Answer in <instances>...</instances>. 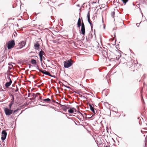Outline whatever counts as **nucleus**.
<instances>
[{
  "mask_svg": "<svg viewBox=\"0 0 147 147\" xmlns=\"http://www.w3.org/2000/svg\"><path fill=\"white\" fill-rule=\"evenodd\" d=\"M18 111V109H17L15 110H14V111H13V113H14L16 112H17Z\"/></svg>",
  "mask_w": 147,
  "mask_h": 147,
  "instance_id": "nucleus-25",
  "label": "nucleus"
},
{
  "mask_svg": "<svg viewBox=\"0 0 147 147\" xmlns=\"http://www.w3.org/2000/svg\"><path fill=\"white\" fill-rule=\"evenodd\" d=\"M78 5V6H79V5Z\"/></svg>",
  "mask_w": 147,
  "mask_h": 147,
  "instance_id": "nucleus-40",
  "label": "nucleus"
},
{
  "mask_svg": "<svg viewBox=\"0 0 147 147\" xmlns=\"http://www.w3.org/2000/svg\"><path fill=\"white\" fill-rule=\"evenodd\" d=\"M37 96H38V95L36 94V95H35V97H34V98H35L36 97H37Z\"/></svg>",
  "mask_w": 147,
  "mask_h": 147,
  "instance_id": "nucleus-34",
  "label": "nucleus"
},
{
  "mask_svg": "<svg viewBox=\"0 0 147 147\" xmlns=\"http://www.w3.org/2000/svg\"><path fill=\"white\" fill-rule=\"evenodd\" d=\"M81 25H82V23H81V19L79 18L77 22V27L80 28Z\"/></svg>",
  "mask_w": 147,
  "mask_h": 147,
  "instance_id": "nucleus-13",
  "label": "nucleus"
},
{
  "mask_svg": "<svg viewBox=\"0 0 147 147\" xmlns=\"http://www.w3.org/2000/svg\"><path fill=\"white\" fill-rule=\"evenodd\" d=\"M14 103V102H11L10 104L9 105V109H11L12 106L13 104Z\"/></svg>",
  "mask_w": 147,
  "mask_h": 147,
  "instance_id": "nucleus-17",
  "label": "nucleus"
},
{
  "mask_svg": "<svg viewBox=\"0 0 147 147\" xmlns=\"http://www.w3.org/2000/svg\"><path fill=\"white\" fill-rule=\"evenodd\" d=\"M80 114H81V115H82V113H80Z\"/></svg>",
  "mask_w": 147,
  "mask_h": 147,
  "instance_id": "nucleus-39",
  "label": "nucleus"
},
{
  "mask_svg": "<svg viewBox=\"0 0 147 147\" xmlns=\"http://www.w3.org/2000/svg\"><path fill=\"white\" fill-rule=\"evenodd\" d=\"M28 94V97H29V96H30V95H29V94Z\"/></svg>",
  "mask_w": 147,
  "mask_h": 147,
  "instance_id": "nucleus-37",
  "label": "nucleus"
},
{
  "mask_svg": "<svg viewBox=\"0 0 147 147\" xmlns=\"http://www.w3.org/2000/svg\"><path fill=\"white\" fill-rule=\"evenodd\" d=\"M18 88H17V89H16V90L15 91H16V92H17V91H18Z\"/></svg>",
  "mask_w": 147,
  "mask_h": 147,
  "instance_id": "nucleus-35",
  "label": "nucleus"
},
{
  "mask_svg": "<svg viewBox=\"0 0 147 147\" xmlns=\"http://www.w3.org/2000/svg\"><path fill=\"white\" fill-rule=\"evenodd\" d=\"M39 55L40 57V62L42 63L43 60H45V58L44 56H43V55H45V54L43 51L41 50L39 52Z\"/></svg>",
  "mask_w": 147,
  "mask_h": 147,
  "instance_id": "nucleus-2",
  "label": "nucleus"
},
{
  "mask_svg": "<svg viewBox=\"0 0 147 147\" xmlns=\"http://www.w3.org/2000/svg\"><path fill=\"white\" fill-rule=\"evenodd\" d=\"M115 14V12L114 11H113L111 13V15L113 18L114 17Z\"/></svg>",
  "mask_w": 147,
  "mask_h": 147,
  "instance_id": "nucleus-20",
  "label": "nucleus"
},
{
  "mask_svg": "<svg viewBox=\"0 0 147 147\" xmlns=\"http://www.w3.org/2000/svg\"><path fill=\"white\" fill-rule=\"evenodd\" d=\"M14 97L13 96L12 97V99H11V102H14Z\"/></svg>",
  "mask_w": 147,
  "mask_h": 147,
  "instance_id": "nucleus-24",
  "label": "nucleus"
},
{
  "mask_svg": "<svg viewBox=\"0 0 147 147\" xmlns=\"http://www.w3.org/2000/svg\"><path fill=\"white\" fill-rule=\"evenodd\" d=\"M106 130L107 132H108V130H109V129H106Z\"/></svg>",
  "mask_w": 147,
  "mask_h": 147,
  "instance_id": "nucleus-36",
  "label": "nucleus"
},
{
  "mask_svg": "<svg viewBox=\"0 0 147 147\" xmlns=\"http://www.w3.org/2000/svg\"><path fill=\"white\" fill-rule=\"evenodd\" d=\"M7 78L8 79H9V82H7L5 84V86L6 88H8L11 85L12 82V81L10 77L9 76H8L7 77Z\"/></svg>",
  "mask_w": 147,
  "mask_h": 147,
  "instance_id": "nucleus-9",
  "label": "nucleus"
},
{
  "mask_svg": "<svg viewBox=\"0 0 147 147\" xmlns=\"http://www.w3.org/2000/svg\"><path fill=\"white\" fill-rule=\"evenodd\" d=\"M5 113L6 115H9L11 114L13 112V110L7 108H4Z\"/></svg>",
  "mask_w": 147,
  "mask_h": 147,
  "instance_id": "nucleus-4",
  "label": "nucleus"
},
{
  "mask_svg": "<svg viewBox=\"0 0 147 147\" xmlns=\"http://www.w3.org/2000/svg\"><path fill=\"white\" fill-rule=\"evenodd\" d=\"M82 19V22L81 25V32L80 33H81L83 36H84L85 34V25L83 22V20Z\"/></svg>",
  "mask_w": 147,
  "mask_h": 147,
  "instance_id": "nucleus-6",
  "label": "nucleus"
},
{
  "mask_svg": "<svg viewBox=\"0 0 147 147\" xmlns=\"http://www.w3.org/2000/svg\"><path fill=\"white\" fill-rule=\"evenodd\" d=\"M105 147H109V146H106Z\"/></svg>",
  "mask_w": 147,
  "mask_h": 147,
  "instance_id": "nucleus-38",
  "label": "nucleus"
},
{
  "mask_svg": "<svg viewBox=\"0 0 147 147\" xmlns=\"http://www.w3.org/2000/svg\"><path fill=\"white\" fill-rule=\"evenodd\" d=\"M90 25V26H91V29H92L93 27V24H92V25Z\"/></svg>",
  "mask_w": 147,
  "mask_h": 147,
  "instance_id": "nucleus-29",
  "label": "nucleus"
},
{
  "mask_svg": "<svg viewBox=\"0 0 147 147\" xmlns=\"http://www.w3.org/2000/svg\"><path fill=\"white\" fill-rule=\"evenodd\" d=\"M31 63L32 64L34 65H36V61L34 59L31 60Z\"/></svg>",
  "mask_w": 147,
  "mask_h": 147,
  "instance_id": "nucleus-16",
  "label": "nucleus"
},
{
  "mask_svg": "<svg viewBox=\"0 0 147 147\" xmlns=\"http://www.w3.org/2000/svg\"><path fill=\"white\" fill-rule=\"evenodd\" d=\"M88 20V21L89 22V24H90V25H92V22L90 20V19H89V20Z\"/></svg>",
  "mask_w": 147,
  "mask_h": 147,
  "instance_id": "nucleus-23",
  "label": "nucleus"
},
{
  "mask_svg": "<svg viewBox=\"0 0 147 147\" xmlns=\"http://www.w3.org/2000/svg\"><path fill=\"white\" fill-rule=\"evenodd\" d=\"M126 66H127V65L125 64ZM135 65L133 64H131V65L129 64V66L128 64L127 65V67H129V70L131 71H135L134 67H135Z\"/></svg>",
  "mask_w": 147,
  "mask_h": 147,
  "instance_id": "nucleus-7",
  "label": "nucleus"
},
{
  "mask_svg": "<svg viewBox=\"0 0 147 147\" xmlns=\"http://www.w3.org/2000/svg\"><path fill=\"white\" fill-rule=\"evenodd\" d=\"M121 57V54H120V55H118V56L117 57H116V60H118L120 57Z\"/></svg>",
  "mask_w": 147,
  "mask_h": 147,
  "instance_id": "nucleus-21",
  "label": "nucleus"
},
{
  "mask_svg": "<svg viewBox=\"0 0 147 147\" xmlns=\"http://www.w3.org/2000/svg\"><path fill=\"white\" fill-rule=\"evenodd\" d=\"M36 94L37 95H40V93H36Z\"/></svg>",
  "mask_w": 147,
  "mask_h": 147,
  "instance_id": "nucleus-30",
  "label": "nucleus"
},
{
  "mask_svg": "<svg viewBox=\"0 0 147 147\" xmlns=\"http://www.w3.org/2000/svg\"><path fill=\"white\" fill-rule=\"evenodd\" d=\"M76 109L74 108L70 107L69 109L68 110V112L70 113H72L74 112Z\"/></svg>",
  "mask_w": 147,
  "mask_h": 147,
  "instance_id": "nucleus-11",
  "label": "nucleus"
},
{
  "mask_svg": "<svg viewBox=\"0 0 147 147\" xmlns=\"http://www.w3.org/2000/svg\"><path fill=\"white\" fill-rule=\"evenodd\" d=\"M38 69L39 70V71L42 72V71H44V70H42V69Z\"/></svg>",
  "mask_w": 147,
  "mask_h": 147,
  "instance_id": "nucleus-26",
  "label": "nucleus"
},
{
  "mask_svg": "<svg viewBox=\"0 0 147 147\" xmlns=\"http://www.w3.org/2000/svg\"><path fill=\"white\" fill-rule=\"evenodd\" d=\"M87 16H90V11H88L87 15Z\"/></svg>",
  "mask_w": 147,
  "mask_h": 147,
  "instance_id": "nucleus-28",
  "label": "nucleus"
},
{
  "mask_svg": "<svg viewBox=\"0 0 147 147\" xmlns=\"http://www.w3.org/2000/svg\"><path fill=\"white\" fill-rule=\"evenodd\" d=\"M35 94H34V93L33 94L32 96H35Z\"/></svg>",
  "mask_w": 147,
  "mask_h": 147,
  "instance_id": "nucleus-33",
  "label": "nucleus"
},
{
  "mask_svg": "<svg viewBox=\"0 0 147 147\" xmlns=\"http://www.w3.org/2000/svg\"><path fill=\"white\" fill-rule=\"evenodd\" d=\"M39 98H40V100H42L43 99H42V97H41V96H40L39 97Z\"/></svg>",
  "mask_w": 147,
  "mask_h": 147,
  "instance_id": "nucleus-31",
  "label": "nucleus"
},
{
  "mask_svg": "<svg viewBox=\"0 0 147 147\" xmlns=\"http://www.w3.org/2000/svg\"><path fill=\"white\" fill-rule=\"evenodd\" d=\"M42 73L44 74H46L50 76H52L50 73L47 71H46L45 70H44V71H42Z\"/></svg>",
  "mask_w": 147,
  "mask_h": 147,
  "instance_id": "nucleus-12",
  "label": "nucleus"
},
{
  "mask_svg": "<svg viewBox=\"0 0 147 147\" xmlns=\"http://www.w3.org/2000/svg\"><path fill=\"white\" fill-rule=\"evenodd\" d=\"M40 45L38 42H36L34 45V49L36 50H38L39 51Z\"/></svg>",
  "mask_w": 147,
  "mask_h": 147,
  "instance_id": "nucleus-10",
  "label": "nucleus"
},
{
  "mask_svg": "<svg viewBox=\"0 0 147 147\" xmlns=\"http://www.w3.org/2000/svg\"><path fill=\"white\" fill-rule=\"evenodd\" d=\"M64 86L67 88H70V87L69 86H66L65 85H64Z\"/></svg>",
  "mask_w": 147,
  "mask_h": 147,
  "instance_id": "nucleus-32",
  "label": "nucleus"
},
{
  "mask_svg": "<svg viewBox=\"0 0 147 147\" xmlns=\"http://www.w3.org/2000/svg\"><path fill=\"white\" fill-rule=\"evenodd\" d=\"M128 0H122L123 3L125 4L128 2Z\"/></svg>",
  "mask_w": 147,
  "mask_h": 147,
  "instance_id": "nucleus-19",
  "label": "nucleus"
},
{
  "mask_svg": "<svg viewBox=\"0 0 147 147\" xmlns=\"http://www.w3.org/2000/svg\"><path fill=\"white\" fill-rule=\"evenodd\" d=\"M89 106L90 110L94 114H95L96 112L95 111L94 108L92 107L91 104H89Z\"/></svg>",
  "mask_w": 147,
  "mask_h": 147,
  "instance_id": "nucleus-14",
  "label": "nucleus"
},
{
  "mask_svg": "<svg viewBox=\"0 0 147 147\" xmlns=\"http://www.w3.org/2000/svg\"><path fill=\"white\" fill-rule=\"evenodd\" d=\"M15 45L14 40H13L9 41L7 44V47L8 49H11L14 47Z\"/></svg>",
  "mask_w": 147,
  "mask_h": 147,
  "instance_id": "nucleus-3",
  "label": "nucleus"
},
{
  "mask_svg": "<svg viewBox=\"0 0 147 147\" xmlns=\"http://www.w3.org/2000/svg\"><path fill=\"white\" fill-rule=\"evenodd\" d=\"M145 129V130H146L147 129Z\"/></svg>",
  "mask_w": 147,
  "mask_h": 147,
  "instance_id": "nucleus-41",
  "label": "nucleus"
},
{
  "mask_svg": "<svg viewBox=\"0 0 147 147\" xmlns=\"http://www.w3.org/2000/svg\"><path fill=\"white\" fill-rule=\"evenodd\" d=\"M70 107L68 105L64 106V108L65 110L67 109H69Z\"/></svg>",
  "mask_w": 147,
  "mask_h": 147,
  "instance_id": "nucleus-18",
  "label": "nucleus"
},
{
  "mask_svg": "<svg viewBox=\"0 0 147 147\" xmlns=\"http://www.w3.org/2000/svg\"><path fill=\"white\" fill-rule=\"evenodd\" d=\"M42 100L44 102H49L51 101V100L49 98L43 99Z\"/></svg>",
  "mask_w": 147,
  "mask_h": 147,
  "instance_id": "nucleus-15",
  "label": "nucleus"
},
{
  "mask_svg": "<svg viewBox=\"0 0 147 147\" xmlns=\"http://www.w3.org/2000/svg\"><path fill=\"white\" fill-rule=\"evenodd\" d=\"M26 45V42L24 41H22L18 43L17 45L16 46L17 49H20Z\"/></svg>",
  "mask_w": 147,
  "mask_h": 147,
  "instance_id": "nucleus-5",
  "label": "nucleus"
},
{
  "mask_svg": "<svg viewBox=\"0 0 147 147\" xmlns=\"http://www.w3.org/2000/svg\"><path fill=\"white\" fill-rule=\"evenodd\" d=\"M88 20H89L90 19V16H87Z\"/></svg>",
  "mask_w": 147,
  "mask_h": 147,
  "instance_id": "nucleus-27",
  "label": "nucleus"
},
{
  "mask_svg": "<svg viewBox=\"0 0 147 147\" xmlns=\"http://www.w3.org/2000/svg\"><path fill=\"white\" fill-rule=\"evenodd\" d=\"M100 0H98V1H99Z\"/></svg>",
  "mask_w": 147,
  "mask_h": 147,
  "instance_id": "nucleus-42",
  "label": "nucleus"
},
{
  "mask_svg": "<svg viewBox=\"0 0 147 147\" xmlns=\"http://www.w3.org/2000/svg\"><path fill=\"white\" fill-rule=\"evenodd\" d=\"M144 26L145 28H147V22L145 23Z\"/></svg>",
  "mask_w": 147,
  "mask_h": 147,
  "instance_id": "nucleus-22",
  "label": "nucleus"
},
{
  "mask_svg": "<svg viewBox=\"0 0 147 147\" xmlns=\"http://www.w3.org/2000/svg\"><path fill=\"white\" fill-rule=\"evenodd\" d=\"M73 61L70 59L64 62V65L65 68H67L71 66L73 64Z\"/></svg>",
  "mask_w": 147,
  "mask_h": 147,
  "instance_id": "nucleus-1",
  "label": "nucleus"
},
{
  "mask_svg": "<svg viewBox=\"0 0 147 147\" xmlns=\"http://www.w3.org/2000/svg\"><path fill=\"white\" fill-rule=\"evenodd\" d=\"M7 135V132L5 130H3L2 132V137L1 139L3 142L5 139Z\"/></svg>",
  "mask_w": 147,
  "mask_h": 147,
  "instance_id": "nucleus-8",
  "label": "nucleus"
}]
</instances>
